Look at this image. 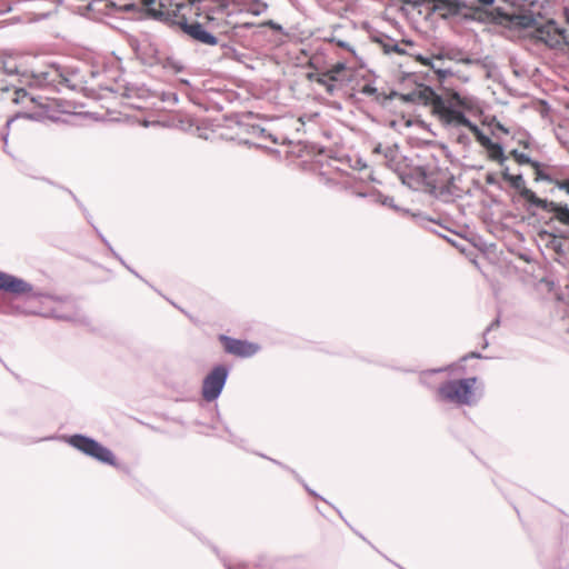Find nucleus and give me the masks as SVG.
<instances>
[{
	"mask_svg": "<svg viewBox=\"0 0 569 569\" xmlns=\"http://www.w3.org/2000/svg\"><path fill=\"white\" fill-rule=\"evenodd\" d=\"M511 156L515 158V160L519 164H530L531 167H538L539 166L538 161L532 160L528 154H526L523 152H520L517 149H513L511 151Z\"/></svg>",
	"mask_w": 569,
	"mask_h": 569,
	"instance_id": "obj_18",
	"label": "nucleus"
},
{
	"mask_svg": "<svg viewBox=\"0 0 569 569\" xmlns=\"http://www.w3.org/2000/svg\"><path fill=\"white\" fill-rule=\"evenodd\" d=\"M432 108L433 113L447 126L469 128L472 124L461 110L455 108L439 96L435 98Z\"/></svg>",
	"mask_w": 569,
	"mask_h": 569,
	"instance_id": "obj_6",
	"label": "nucleus"
},
{
	"mask_svg": "<svg viewBox=\"0 0 569 569\" xmlns=\"http://www.w3.org/2000/svg\"><path fill=\"white\" fill-rule=\"evenodd\" d=\"M206 19H207L208 21H211V20H212V18H211L209 14H207V16H206Z\"/></svg>",
	"mask_w": 569,
	"mask_h": 569,
	"instance_id": "obj_43",
	"label": "nucleus"
},
{
	"mask_svg": "<svg viewBox=\"0 0 569 569\" xmlns=\"http://www.w3.org/2000/svg\"><path fill=\"white\" fill-rule=\"evenodd\" d=\"M62 439L69 446L88 457L93 458L101 463L116 466V457L113 452L109 448L98 442L96 439L80 433L64 436Z\"/></svg>",
	"mask_w": 569,
	"mask_h": 569,
	"instance_id": "obj_3",
	"label": "nucleus"
},
{
	"mask_svg": "<svg viewBox=\"0 0 569 569\" xmlns=\"http://www.w3.org/2000/svg\"><path fill=\"white\" fill-rule=\"evenodd\" d=\"M12 122H13V119H12V118H11V119H8V120L6 121V127H10V124H11Z\"/></svg>",
	"mask_w": 569,
	"mask_h": 569,
	"instance_id": "obj_40",
	"label": "nucleus"
},
{
	"mask_svg": "<svg viewBox=\"0 0 569 569\" xmlns=\"http://www.w3.org/2000/svg\"><path fill=\"white\" fill-rule=\"evenodd\" d=\"M380 43L386 53L396 52L398 54H405L406 50L399 46V43L389 37H386L383 40H380Z\"/></svg>",
	"mask_w": 569,
	"mask_h": 569,
	"instance_id": "obj_15",
	"label": "nucleus"
},
{
	"mask_svg": "<svg viewBox=\"0 0 569 569\" xmlns=\"http://www.w3.org/2000/svg\"><path fill=\"white\" fill-rule=\"evenodd\" d=\"M269 26H271L272 28H279L276 23H273V21H270Z\"/></svg>",
	"mask_w": 569,
	"mask_h": 569,
	"instance_id": "obj_41",
	"label": "nucleus"
},
{
	"mask_svg": "<svg viewBox=\"0 0 569 569\" xmlns=\"http://www.w3.org/2000/svg\"><path fill=\"white\" fill-rule=\"evenodd\" d=\"M426 3L432 4L435 12H442V17L458 14L462 9L467 8L466 2L460 0H425Z\"/></svg>",
	"mask_w": 569,
	"mask_h": 569,
	"instance_id": "obj_13",
	"label": "nucleus"
},
{
	"mask_svg": "<svg viewBox=\"0 0 569 569\" xmlns=\"http://www.w3.org/2000/svg\"><path fill=\"white\" fill-rule=\"evenodd\" d=\"M14 96L16 97L13 98V101L17 102V103H19L21 101H24V99L29 98L28 92L24 89H22V88L21 89H17L14 91Z\"/></svg>",
	"mask_w": 569,
	"mask_h": 569,
	"instance_id": "obj_25",
	"label": "nucleus"
},
{
	"mask_svg": "<svg viewBox=\"0 0 569 569\" xmlns=\"http://www.w3.org/2000/svg\"><path fill=\"white\" fill-rule=\"evenodd\" d=\"M443 371V369H435V370H431L430 372L433 373V372H441Z\"/></svg>",
	"mask_w": 569,
	"mask_h": 569,
	"instance_id": "obj_42",
	"label": "nucleus"
},
{
	"mask_svg": "<svg viewBox=\"0 0 569 569\" xmlns=\"http://www.w3.org/2000/svg\"><path fill=\"white\" fill-rule=\"evenodd\" d=\"M360 92L366 96H376L378 92V89L372 83H366L361 89Z\"/></svg>",
	"mask_w": 569,
	"mask_h": 569,
	"instance_id": "obj_24",
	"label": "nucleus"
},
{
	"mask_svg": "<svg viewBox=\"0 0 569 569\" xmlns=\"http://www.w3.org/2000/svg\"><path fill=\"white\" fill-rule=\"evenodd\" d=\"M476 382L477 378L475 377L449 380L439 387L438 393L446 401L470 406L475 402Z\"/></svg>",
	"mask_w": 569,
	"mask_h": 569,
	"instance_id": "obj_4",
	"label": "nucleus"
},
{
	"mask_svg": "<svg viewBox=\"0 0 569 569\" xmlns=\"http://www.w3.org/2000/svg\"><path fill=\"white\" fill-rule=\"evenodd\" d=\"M220 340L223 343L224 351L237 357L249 358L259 350L256 343L247 340L234 339L224 335L220 336Z\"/></svg>",
	"mask_w": 569,
	"mask_h": 569,
	"instance_id": "obj_9",
	"label": "nucleus"
},
{
	"mask_svg": "<svg viewBox=\"0 0 569 569\" xmlns=\"http://www.w3.org/2000/svg\"><path fill=\"white\" fill-rule=\"evenodd\" d=\"M567 182H568V179H557V178H553V181L551 183L555 184L559 190L563 191L565 186H566Z\"/></svg>",
	"mask_w": 569,
	"mask_h": 569,
	"instance_id": "obj_26",
	"label": "nucleus"
},
{
	"mask_svg": "<svg viewBox=\"0 0 569 569\" xmlns=\"http://www.w3.org/2000/svg\"><path fill=\"white\" fill-rule=\"evenodd\" d=\"M565 14H566L567 22L569 23V9H565Z\"/></svg>",
	"mask_w": 569,
	"mask_h": 569,
	"instance_id": "obj_38",
	"label": "nucleus"
},
{
	"mask_svg": "<svg viewBox=\"0 0 569 569\" xmlns=\"http://www.w3.org/2000/svg\"><path fill=\"white\" fill-rule=\"evenodd\" d=\"M228 375V368L223 365H218L204 377L201 395L206 401L211 402L221 395Z\"/></svg>",
	"mask_w": 569,
	"mask_h": 569,
	"instance_id": "obj_5",
	"label": "nucleus"
},
{
	"mask_svg": "<svg viewBox=\"0 0 569 569\" xmlns=\"http://www.w3.org/2000/svg\"><path fill=\"white\" fill-rule=\"evenodd\" d=\"M536 207L546 212L553 213V219L561 224L569 226V206L562 202H556L547 199H536Z\"/></svg>",
	"mask_w": 569,
	"mask_h": 569,
	"instance_id": "obj_10",
	"label": "nucleus"
},
{
	"mask_svg": "<svg viewBox=\"0 0 569 569\" xmlns=\"http://www.w3.org/2000/svg\"><path fill=\"white\" fill-rule=\"evenodd\" d=\"M0 290L14 295H31L32 297H42L56 303L54 307L48 309L43 316L54 318L58 320L71 321L74 319V303L69 299H63L53 296H43L41 293H33V287L26 280L18 278L13 274L0 270Z\"/></svg>",
	"mask_w": 569,
	"mask_h": 569,
	"instance_id": "obj_1",
	"label": "nucleus"
},
{
	"mask_svg": "<svg viewBox=\"0 0 569 569\" xmlns=\"http://www.w3.org/2000/svg\"><path fill=\"white\" fill-rule=\"evenodd\" d=\"M471 358H475V359H481L482 356L479 353V352H476V351H472L470 352L469 355H466L465 357H462V361H466L468 359H471Z\"/></svg>",
	"mask_w": 569,
	"mask_h": 569,
	"instance_id": "obj_28",
	"label": "nucleus"
},
{
	"mask_svg": "<svg viewBox=\"0 0 569 569\" xmlns=\"http://www.w3.org/2000/svg\"><path fill=\"white\" fill-rule=\"evenodd\" d=\"M73 76L74 73L68 72L60 66L52 63L44 70L32 72L28 82L33 87L52 88L60 91L64 87L72 89L76 88V84L73 83Z\"/></svg>",
	"mask_w": 569,
	"mask_h": 569,
	"instance_id": "obj_2",
	"label": "nucleus"
},
{
	"mask_svg": "<svg viewBox=\"0 0 569 569\" xmlns=\"http://www.w3.org/2000/svg\"><path fill=\"white\" fill-rule=\"evenodd\" d=\"M228 569H240V568H233V567H231V566H228Z\"/></svg>",
	"mask_w": 569,
	"mask_h": 569,
	"instance_id": "obj_46",
	"label": "nucleus"
},
{
	"mask_svg": "<svg viewBox=\"0 0 569 569\" xmlns=\"http://www.w3.org/2000/svg\"><path fill=\"white\" fill-rule=\"evenodd\" d=\"M403 3L406 4H410L412 7H418L420 6V0H401Z\"/></svg>",
	"mask_w": 569,
	"mask_h": 569,
	"instance_id": "obj_30",
	"label": "nucleus"
},
{
	"mask_svg": "<svg viewBox=\"0 0 569 569\" xmlns=\"http://www.w3.org/2000/svg\"><path fill=\"white\" fill-rule=\"evenodd\" d=\"M476 137V140L481 144V147H483L485 149H487L489 146H491V143L493 142L488 136H486L477 124L472 123L469 128H468Z\"/></svg>",
	"mask_w": 569,
	"mask_h": 569,
	"instance_id": "obj_17",
	"label": "nucleus"
},
{
	"mask_svg": "<svg viewBox=\"0 0 569 569\" xmlns=\"http://www.w3.org/2000/svg\"><path fill=\"white\" fill-rule=\"evenodd\" d=\"M422 2H425V0H420V4H421Z\"/></svg>",
	"mask_w": 569,
	"mask_h": 569,
	"instance_id": "obj_47",
	"label": "nucleus"
},
{
	"mask_svg": "<svg viewBox=\"0 0 569 569\" xmlns=\"http://www.w3.org/2000/svg\"><path fill=\"white\" fill-rule=\"evenodd\" d=\"M4 69H6V72L7 73H14L17 71L16 67H7L4 66Z\"/></svg>",
	"mask_w": 569,
	"mask_h": 569,
	"instance_id": "obj_34",
	"label": "nucleus"
},
{
	"mask_svg": "<svg viewBox=\"0 0 569 569\" xmlns=\"http://www.w3.org/2000/svg\"><path fill=\"white\" fill-rule=\"evenodd\" d=\"M248 132H249V134L251 136L252 139L243 140V143H246V144L261 148L262 146L258 141H256V140L257 139H266V138H270L274 143H277V139L273 138L271 133H268L266 131V129H263L262 127H260L258 124L251 126L249 128Z\"/></svg>",
	"mask_w": 569,
	"mask_h": 569,
	"instance_id": "obj_14",
	"label": "nucleus"
},
{
	"mask_svg": "<svg viewBox=\"0 0 569 569\" xmlns=\"http://www.w3.org/2000/svg\"><path fill=\"white\" fill-rule=\"evenodd\" d=\"M72 198L77 201V203L79 204L80 208H82V210L86 212V209L83 208L82 203L77 199L76 194H73L70 190L68 191Z\"/></svg>",
	"mask_w": 569,
	"mask_h": 569,
	"instance_id": "obj_35",
	"label": "nucleus"
},
{
	"mask_svg": "<svg viewBox=\"0 0 569 569\" xmlns=\"http://www.w3.org/2000/svg\"><path fill=\"white\" fill-rule=\"evenodd\" d=\"M3 141H4V144L8 143V133H4V134H1Z\"/></svg>",
	"mask_w": 569,
	"mask_h": 569,
	"instance_id": "obj_36",
	"label": "nucleus"
},
{
	"mask_svg": "<svg viewBox=\"0 0 569 569\" xmlns=\"http://www.w3.org/2000/svg\"><path fill=\"white\" fill-rule=\"evenodd\" d=\"M535 33L538 40L545 42L550 48L569 44L566 29L559 27L555 20H549L545 24L536 27Z\"/></svg>",
	"mask_w": 569,
	"mask_h": 569,
	"instance_id": "obj_7",
	"label": "nucleus"
},
{
	"mask_svg": "<svg viewBox=\"0 0 569 569\" xmlns=\"http://www.w3.org/2000/svg\"><path fill=\"white\" fill-rule=\"evenodd\" d=\"M482 6H491L493 4L495 0H477Z\"/></svg>",
	"mask_w": 569,
	"mask_h": 569,
	"instance_id": "obj_32",
	"label": "nucleus"
},
{
	"mask_svg": "<svg viewBox=\"0 0 569 569\" xmlns=\"http://www.w3.org/2000/svg\"><path fill=\"white\" fill-rule=\"evenodd\" d=\"M306 488H307V490H308L311 495H316V493H315V491L309 490V488H308V487H306Z\"/></svg>",
	"mask_w": 569,
	"mask_h": 569,
	"instance_id": "obj_45",
	"label": "nucleus"
},
{
	"mask_svg": "<svg viewBox=\"0 0 569 569\" xmlns=\"http://www.w3.org/2000/svg\"><path fill=\"white\" fill-rule=\"evenodd\" d=\"M563 191H565L567 194H569V180H568V182L566 183Z\"/></svg>",
	"mask_w": 569,
	"mask_h": 569,
	"instance_id": "obj_37",
	"label": "nucleus"
},
{
	"mask_svg": "<svg viewBox=\"0 0 569 569\" xmlns=\"http://www.w3.org/2000/svg\"><path fill=\"white\" fill-rule=\"evenodd\" d=\"M176 24L193 41L206 46H216L218 43V38L199 21H188V19L182 16L177 20Z\"/></svg>",
	"mask_w": 569,
	"mask_h": 569,
	"instance_id": "obj_8",
	"label": "nucleus"
},
{
	"mask_svg": "<svg viewBox=\"0 0 569 569\" xmlns=\"http://www.w3.org/2000/svg\"><path fill=\"white\" fill-rule=\"evenodd\" d=\"M482 13H483V11H482V10H480L479 8H476V9H475V14H482Z\"/></svg>",
	"mask_w": 569,
	"mask_h": 569,
	"instance_id": "obj_39",
	"label": "nucleus"
},
{
	"mask_svg": "<svg viewBox=\"0 0 569 569\" xmlns=\"http://www.w3.org/2000/svg\"><path fill=\"white\" fill-rule=\"evenodd\" d=\"M317 82L321 86H323L328 93L332 94L335 90L337 89L335 82L329 79V76L327 73H323L321 77L317 79Z\"/></svg>",
	"mask_w": 569,
	"mask_h": 569,
	"instance_id": "obj_20",
	"label": "nucleus"
},
{
	"mask_svg": "<svg viewBox=\"0 0 569 569\" xmlns=\"http://www.w3.org/2000/svg\"><path fill=\"white\" fill-rule=\"evenodd\" d=\"M499 323H500L499 319H496V320H495V321H492V322L490 323V326L486 329V332H488V331L492 330L493 328H497V327L499 326Z\"/></svg>",
	"mask_w": 569,
	"mask_h": 569,
	"instance_id": "obj_31",
	"label": "nucleus"
},
{
	"mask_svg": "<svg viewBox=\"0 0 569 569\" xmlns=\"http://www.w3.org/2000/svg\"><path fill=\"white\" fill-rule=\"evenodd\" d=\"M346 69V64L343 62H338L332 66L326 73L329 76L331 81L338 80V74Z\"/></svg>",
	"mask_w": 569,
	"mask_h": 569,
	"instance_id": "obj_21",
	"label": "nucleus"
},
{
	"mask_svg": "<svg viewBox=\"0 0 569 569\" xmlns=\"http://www.w3.org/2000/svg\"><path fill=\"white\" fill-rule=\"evenodd\" d=\"M252 1V7L250 8V13L253 14V16H261L262 13H264L269 6L267 2L264 1H261V0H251Z\"/></svg>",
	"mask_w": 569,
	"mask_h": 569,
	"instance_id": "obj_19",
	"label": "nucleus"
},
{
	"mask_svg": "<svg viewBox=\"0 0 569 569\" xmlns=\"http://www.w3.org/2000/svg\"><path fill=\"white\" fill-rule=\"evenodd\" d=\"M536 171V180L537 181H546L548 183H551L553 181V176L545 172L542 169H541V164L539 163L538 167H532Z\"/></svg>",
	"mask_w": 569,
	"mask_h": 569,
	"instance_id": "obj_22",
	"label": "nucleus"
},
{
	"mask_svg": "<svg viewBox=\"0 0 569 569\" xmlns=\"http://www.w3.org/2000/svg\"><path fill=\"white\" fill-rule=\"evenodd\" d=\"M495 12L500 19L508 21L512 26L521 29L533 28L537 24V19L532 13H507L501 8H496Z\"/></svg>",
	"mask_w": 569,
	"mask_h": 569,
	"instance_id": "obj_11",
	"label": "nucleus"
},
{
	"mask_svg": "<svg viewBox=\"0 0 569 569\" xmlns=\"http://www.w3.org/2000/svg\"><path fill=\"white\" fill-rule=\"evenodd\" d=\"M51 439H53V437L43 438V440H51Z\"/></svg>",
	"mask_w": 569,
	"mask_h": 569,
	"instance_id": "obj_44",
	"label": "nucleus"
},
{
	"mask_svg": "<svg viewBox=\"0 0 569 569\" xmlns=\"http://www.w3.org/2000/svg\"><path fill=\"white\" fill-rule=\"evenodd\" d=\"M486 150L488 151L490 159L498 161L500 164H502L507 159L500 143L492 142Z\"/></svg>",
	"mask_w": 569,
	"mask_h": 569,
	"instance_id": "obj_16",
	"label": "nucleus"
},
{
	"mask_svg": "<svg viewBox=\"0 0 569 569\" xmlns=\"http://www.w3.org/2000/svg\"><path fill=\"white\" fill-rule=\"evenodd\" d=\"M99 237L101 238V240L103 241V243L108 247V249L111 251V253L128 269L130 270L136 277H140L134 270H132L129 266L126 264V262L123 261V259L113 250V248L111 247V244L109 243V241L101 234L99 233Z\"/></svg>",
	"mask_w": 569,
	"mask_h": 569,
	"instance_id": "obj_23",
	"label": "nucleus"
},
{
	"mask_svg": "<svg viewBox=\"0 0 569 569\" xmlns=\"http://www.w3.org/2000/svg\"><path fill=\"white\" fill-rule=\"evenodd\" d=\"M336 43L340 48H345V49H348L349 51H352L350 44L343 40H337Z\"/></svg>",
	"mask_w": 569,
	"mask_h": 569,
	"instance_id": "obj_29",
	"label": "nucleus"
},
{
	"mask_svg": "<svg viewBox=\"0 0 569 569\" xmlns=\"http://www.w3.org/2000/svg\"><path fill=\"white\" fill-rule=\"evenodd\" d=\"M431 68L441 77V78H446L448 74H450L451 72L449 70H442V69H438L436 68V63L432 62L431 63Z\"/></svg>",
	"mask_w": 569,
	"mask_h": 569,
	"instance_id": "obj_27",
	"label": "nucleus"
},
{
	"mask_svg": "<svg viewBox=\"0 0 569 569\" xmlns=\"http://www.w3.org/2000/svg\"><path fill=\"white\" fill-rule=\"evenodd\" d=\"M496 128H497L498 130L502 131L503 133H509L508 129H506V128H505V126H503V124H501V123H497V124H496Z\"/></svg>",
	"mask_w": 569,
	"mask_h": 569,
	"instance_id": "obj_33",
	"label": "nucleus"
},
{
	"mask_svg": "<svg viewBox=\"0 0 569 569\" xmlns=\"http://www.w3.org/2000/svg\"><path fill=\"white\" fill-rule=\"evenodd\" d=\"M503 179L507 180L510 186L518 190L521 198H523L529 207H536V199H540L531 189L526 187L525 179L521 174H510L507 171L503 172Z\"/></svg>",
	"mask_w": 569,
	"mask_h": 569,
	"instance_id": "obj_12",
	"label": "nucleus"
}]
</instances>
